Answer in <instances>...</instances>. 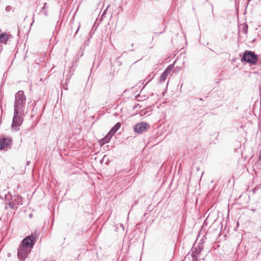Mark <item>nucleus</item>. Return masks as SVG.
<instances>
[{
	"label": "nucleus",
	"instance_id": "obj_1",
	"mask_svg": "<svg viewBox=\"0 0 261 261\" xmlns=\"http://www.w3.org/2000/svg\"><path fill=\"white\" fill-rule=\"evenodd\" d=\"M25 102L26 97L23 91L20 90L15 94L14 116L11 126L16 130L19 129V126L23 122V117L26 113Z\"/></svg>",
	"mask_w": 261,
	"mask_h": 261
},
{
	"label": "nucleus",
	"instance_id": "obj_2",
	"mask_svg": "<svg viewBox=\"0 0 261 261\" xmlns=\"http://www.w3.org/2000/svg\"><path fill=\"white\" fill-rule=\"evenodd\" d=\"M37 238V232L26 237L21 242L18 249L17 255L19 259L24 260L31 251Z\"/></svg>",
	"mask_w": 261,
	"mask_h": 261
},
{
	"label": "nucleus",
	"instance_id": "obj_3",
	"mask_svg": "<svg viewBox=\"0 0 261 261\" xmlns=\"http://www.w3.org/2000/svg\"><path fill=\"white\" fill-rule=\"evenodd\" d=\"M241 61H245V62L252 65H254L257 61V57L253 52L249 50H245L243 54Z\"/></svg>",
	"mask_w": 261,
	"mask_h": 261
},
{
	"label": "nucleus",
	"instance_id": "obj_4",
	"mask_svg": "<svg viewBox=\"0 0 261 261\" xmlns=\"http://www.w3.org/2000/svg\"><path fill=\"white\" fill-rule=\"evenodd\" d=\"M12 144V140L9 137H2L0 138V150L7 149L10 148Z\"/></svg>",
	"mask_w": 261,
	"mask_h": 261
},
{
	"label": "nucleus",
	"instance_id": "obj_5",
	"mask_svg": "<svg viewBox=\"0 0 261 261\" xmlns=\"http://www.w3.org/2000/svg\"><path fill=\"white\" fill-rule=\"evenodd\" d=\"M150 127V125L146 122H141L137 123L134 126V129L135 132L138 133H142L147 130Z\"/></svg>",
	"mask_w": 261,
	"mask_h": 261
},
{
	"label": "nucleus",
	"instance_id": "obj_6",
	"mask_svg": "<svg viewBox=\"0 0 261 261\" xmlns=\"http://www.w3.org/2000/svg\"><path fill=\"white\" fill-rule=\"evenodd\" d=\"M22 199L20 196L14 195L11 196V200L9 201V204L12 208L17 207V205L21 204Z\"/></svg>",
	"mask_w": 261,
	"mask_h": 261
},
{
	"label": "nucleus",
	"instance_id": "obj_7",
	"mask_svg": "<svg viewBox=\"0 0 261 261\" xmlns=\"http://www.w3.org/2000/svg\"><path fill=\"white\" fill-rule=\"evenodd\" d=\"M113 136V135L111 134L110 132H109L108 134L106 136H105L102 139H101L99 140V144L100 145H103L106 143H107L110 142L111 140L112 137Z\"/></svg>",
	"mask_w": 261,
	"mask_h": 261
},
{
	"label": "nucleus",
	"instance_id": "obj_8",
	"mask_svg": "<svg viewBox=\"0 0 261 261\" xmlns=\"http://www.w3.org/2000/svg\"><path fill=\"white\" fill-rule=\"evenodd\" d=\"M121 125L120 122L117 123L110 130L109 132L111 133L113 135L120 128Z\"/></svg>",
	"mask_w": 261,
	"mask_h": 261
},
{
	"label": "nucleus",
	"instance_id": "obj_9",
	"mask_svg": "<svg viewBox=\"0 0 261 261\" xmlns=\"http://www.w3.org/2000/svg\"><path fill=\"white\" fill-rule=\"evenodd\" d=\"M8 39V35L6 33H2L0 35V42L6 43Z\"/></svg>",
	"mask_w": 261,
	"mask_h": 261
},
{
	"label": "nucleus",
	"instance_id": "obj_10",
	"mask_svg": "<svg viewBox=\"0 0 261 261\" xmlns=\"http://www.w3.org/2000/svg\"><path fill=\"white\" fill-rule=\"evenodd\" d=\"M173 67H174L173 65H170L169 66H168L167 67V68L165 69V70L163 72L165 73V74L166 75H168L170 73V72L172 70V69H173Z\"/></svg>",
	"mask_w": 261,
	"mask_h": 261
},
{
	"label": "nucleus",
	"instance_id": "obj_11",
	"mask_svg": "<svg viewBox=\"0 0 261 261\" xmlns=\"http://www.w3.org/2000/svg\"><path fill=\"white\" fill-rule=\"evenodd\" d=\"M167 76L168 75H166L165 74V73L163 72L160 76V82H164L165 81V80H166Z\"/></svg>",
	"mask_w": 261,
	"mask_h": 261
},
{
	"label": "nucleus",
	"instance_id": "obj_12",
	"mask_svg": "<svg viewBox=\"0 0 261 261\" xmlns=\"http://www.w3.org/2000/svg\"><path fill=\"white\" fill-rule=\"evenodd\" d=\"M199 253L198 251H195L192 254V256L193 258V261H196L198 260V255L199 254Z\"/></svg>",
	"mask_w": 261,
	"mask_h": 261
},
{
	"label": "nucleus",
	"instance_id": "obj_13",
	"mask_svg": "<svg viewBox=\"0 0 261 261\" xmlns=\"http://www.w3.org/2000/svg\"><path fill=\"white\" fill-rule=\"evenodd\" d=\"M108 8H109V6H108L107 8L104 10V11L103 12V13H102V15L101 16V17H103L105 16V15L106 14V13L107 12V11Z\"/></svg>",
	"mask_w": 261,
	"mask_h": 261
},
{
	"label": "nucleus",
	"instance_id": "obj_14",
	"mask_svg": "<svg viewBox=\"0 0 261 261\" xmlns=\"http://www.w3.org/2000/svg\"><path fill=\"white\" fill-rule=\"evenodd\" d=\"M259 187H260L259 186H256L254 188H253L252 189V191H253V193H255L256 190H258L259 189Z\"/></svg>",
	"mask_w": 261,
	"mask_h": 261
},
{
	"label": "nucleus",
	"instance_id": "obj_15",
	"mask_svg": "<svg viewBox=\"0 0 261 261\" xmlns=\"http://www.w3.org/2000/svg\"><path fill=\"white\" fill-rule=\"evenodd\" d=\"M10 9H11V7L10 6H7L6 8V10L7 11H10Z\"/></svg>",
	"mask_w": 261,
	"mask_h": 261
},
{
	"label": "nucleus",
	"instance_id": "obj_16",
	"mask_svg": "<svg viewBox=\"0 0 261 261\" xmlns=\"http://www.w3.org/2000/svg\"><path fill=\"white\" fill-rule=\"evenodd\" d=\"M252 211L253 212H254V211H255V210H253V209H252Z\"/></svg>",
	"mask_w": 261,
	"mask_h": 261
}]
</instances>
